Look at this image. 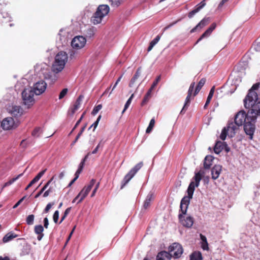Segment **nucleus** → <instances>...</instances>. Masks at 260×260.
Returning <instances> with one entry per match:
<instances>
[{
    "mask_svg": "<svg viewBox=\"0 0 260 260\" xmlns=\"http://www.w3.org/2000/svg\"><path fill=\"white\" fill-rule=\"evenodd\" d=\"M42 130L40 127H36L32 132V135L34 137H39L42 133Z\"/></svg>",
    "mask_w": 260,
    "mask_h": 260,
    "instance_id": "obj_37",
    "label": "nucleus"
},
{
    "mask_svg": "<svg viewBox=\"0 0 260 260\" xmlns=\"http://www.w3.org/2000/svg\"><path fill=\"white\" fill-rule=\"evenodd\" d=\"M202 254L200 251H194L190 255V260H202Z\"/></svg>",
    "mask_w": 260,
    "mask_h": 260,
    "instance_id": "obj_26",
    "label": "nucleus"
},
{
    "mask_svg": "<svg viewBox=\"0 0 260 260\" xmlns=\"http://www.w3.org/2000/svg\"><path fill=\"white\" fill-rule=\"evenodd\" d=\"M259 85V83L253 85L243 100L245 108L249 109V114L256 118L257 116H260V101H258L257 93L256 92Z\"/></svg>",
    "mask_w": 260,
    "mask_h": 260,
    "instance_id": "obj_2",
    "label": "nucleus"
},
{
    "mask_svg": "<svg viewBox=\"0 0 260 260\" xmlns=\"http://www.w3.org/2000/svg\"><path fill=\"white\" fill-rule=\"evenodd\" d=\"M47 169H45L40 172H39L38 175L34 178L37 182H38L40 179L42 177V176L45 174L46 172Z\"/></svg>",
    "mask_w": 260,
    "mask_h": 260,
    "instance_id": "obj_40",
    "label": "nucleus"
},
{
    "mask_svg": "<svg viewBox=\"0 0 260 260\" xmlns=\"http://www.w3.org/2000/svg\"><path fill=\"white\" fill-rule=\"evenodd\" d=\"M71 210V207L68 208L64 211L63 216L61 218V220L59 222V224L61 223L63 220L66 218L67 215L69 214Z\"/></svg>",
    "mask_w": 260,
    "mask_h": 260,
    "instance_id": "obj_39",
    "label": "nucleus"
},
{
    "mask_svg": "<svg viewBox=\"0 0 260 260\" xmlns=\"http://www.w3.org/2000/svg\"><path fill=\"white\" fill-rule=\"evenodd\" d=\"M154 124H155V120H154V118H153L151 119V120L149 122V125L146 129V133H150L152 131V129L154 127Z\"/></svg>",
    "mask_w": 260,
    "mask_h": 260,
    "instance_id": "obj_33",
    "label": "nucleus"
},
{
    "mask_svg": "<svg viewBox=\"0 0 260 260\" xmlns=\"http://www.w3.org/2000/svg\"><path fill=\"white\" fill-rule=\"evenodd\" d=\"M178 218L181 223L186 228H190L193 223V218L190 216L184 218L182 214H179Z\"/></svg>",
    "mask_w": 260,
    "mask_h": 260,
    "instance_id": "obj_14",
    "label": "nucleus"
},
{
    "mask_svg": "<svg viewBox=\"0 0 260 260\" xmlns=\"http://www.w3.org/2000/svg\"><path fill=\"white\" fill-rule=\"evenodd\" d=\"M84 164H85L84 163L81 161V162L80 163V164L79 165L78 168L76 172H78L80 174L83 170Z\"/></svg>",
    "mask_w": 260,
    "mask_h": 260,
    "instance_id": "obj_53",
    "label": "nucleus"
},
{
    "mask_svg": "<svg viewBox=\"0 0 260 260\" xmlns=\"http://www.w3.org/2000/svg\"><path fill=\"white\" fill-rule=\"evenodd\" d=\"M84 114L82 115L80 119L77 121L76 124L75 125L74 127H73V129L72 130L71 133H72L73 131L78 126V125L81 122V120H82V118H83Z\"/></svg>",
    "mask_w": 260,
    "mask_h": 260,
    "instance_id": "obj_58",
    "label": "nucleus"
},
{
    "mask_svg": "<svg viewBox=\"0 0 260 260\" xmlns=\"http://www.w3.org/2000/svg\"><path fill=\"white\" fill-rule=\"evenodd\" d=\"M169 252L171 255V257L178 258L181 257L183 252L182 246L178 243H174L169 247Z\"/></svg>",
    "mask_w": 260,
    "mask_h": 260,
    "instance_id": "obj_7",
    "label": "nucleus"
},
{
    "mask_svg": "<svg viewBox=\"0 0 260 260\" xmlns=\"http://www.w3.org/2000/svg\"><path fill=\"white\" fill-rule=\"evenodd\" d=\"M110 2L112 6L117 7L120 5L121 0H110Z\"/></svg>",
    "mask_w": 260,
    "mask_h": 260,
    "instance_id": "obj_46",
    "label": "nucleus"
},
{
    "mask_svg": "<svg viewBox=\"0 0 260 260\" xmlns=\"http://www.w3.org/2000/svg\"><path fill=\"white\" fill-rule=\"evenodd\" d=\"M134 96V94H132L131 96L129 98V99L126 101L125 105L124 108L122 112V113H123L125 110L128 108V107L129 106L130 104H131L132 101Z\"/></svg>",
    "mask_w": 260,
    "mask_h": 260,
    "instance_id": "obj_35",
    "label": "nucleus"
},
{
    "mask_svg": "<svg viewBox=\"0 0 260 260\" xmlns=\"http://www.w3.org/2000/svg\"><path fill=\"white\" fill-rule=\"evenodd\" d=\"M64 30L63 29H60L58 34V38L62 42H66V33L64 32Z\"/></svg>",
    "mask_w": 260,
    "mask_h": 260,
    "instance_id": "obj_31",
    "label": "nucleus"
},
{
    "mask_svg": "<svg viewBox=\"0 0 260 260\" xmlns=\"http://www.w3.org/2000/svg\"><path fill=\"white\" fill-rule=\"evenodd\" d=\"M47 83L43 80H40L34 84L32 90L36 95L42 94L46 89Z\"/></svg>",
    "mask_w": 260,
    "mask_h": 260,
    "instance_id": "obj_12",
    "label": "nucleus"
},
{
    "mask_svg": "<svg viewBox=\"0 0 260 260\" xmlns=\"http://www.w3.org/2000/svg\"><path fill=\"white\" fill-rule=\"evenodd\" d=\"M84 99V96L83 95H80L77 99L76 100L73 108L72 110V114H74L76 111H77L80 107L81 104V103Z\"/></svg>",
    "mask_w": 260,
    "mask_h": 260,
    "instance_id": "obj_22",
    "label": "nucleus"
},
{
    "mask_svg": "<svg viewBox=\"0 0 260 260\" xmlns=\"http://www.w3.org/2000/svg\"><path fill=\"white\" fill-rule=\"evenodd\" d=\"M160 37L159 35H158L153 40H152L150 43L153 45V46H155L158 43V42L160 40Z\"/></svg>",
    "mask_w": 260,
    "mask_h": 260,
    "instance_id": "obj_51",
    "label": "nucleus"
},
{
    "mask_svg": "<svg viewBox=\"0 0 260 260\" xmlns=\"http://www.w3.org/2000/svg\"><path fill=\"white\" fill-rule=\"evenodd\" d=\"M214 157L212 155H207L204 160V168L205 169H209L212 165V162Z\"/></svg>",
    "mask_w": 260,
    "mask_h": 260,
    "instance_id": "obj_21",
    "label": "nucleus"
},
{
    "mask_svg": "<svg viewBox=\"0 0 260 260\" xmlns=\"http://www.w3.org/2000/svg\"><path fill=\"white\" fill-rule=\"evenodd\" d=\"M214 89H215V87L213 86L211 88V89H210L209 93V94L208 95L206 102L205 104V105L204 106V108H206V107L208 106V105L210 103V102L211 101V100L212 99V98L213 97V94L214 93Z\"/></svg>",
    "mask_w": 260,
    "mask_h": 260,
    "instance_id": "obj_28",
    "label": "nucleus"
},
{
    "mask_svg": "<svg viewBox=\"0 0 260 260\" xmlns=\"http://www.w3.org/2000/svg\"><path fill=\"white\" fill-rule=\"evenodd\" d=\"M54 205V203H48L47 206H46L43 212L44 213H47L49 211V210L51 209L52 206Z\"/></svg>",
    "mask_w": 260,
    "mask_h": 260,
    "instance_id": "obj_47",
    "label": "nucleus"
},
{
    "mask_svg": "<svg viewBox=\"0 0 260 260\" xmlns=\"http://www.w3.org/2000/svg\"><path fill=\"white\" fill-rule=\"evenodd\" d=\"M2 15L4 18H8V21H11V17L10 16L9 14L6 12L2 13Z\"/></svg>",
    "mask_w": 260,
    "mask_h": 260,
    "instance_id": "obj_55",
    "label": "nucleus"
},
{
    "mask_svg": "<svg viewBox=\"0 0 260 260\" xmlns=\"http://www.w3.org/2000/svg\"><path fill=\"white\" fill-rule=\"evenodd\" d=\"M200 239L202 241L201 243H204L206 244L207 242H207V238H206V236L201 234L200 235Z\"/></svg>",
    "mask_w": 260,
    "mask_h": 260,
    "instance_id": "obj_63",
    "label": "nucleus"
},
{
    "mask_svg": "<svg viewBox=\"0 0 260 260\" xmlns=\"http://www.w3.org/2000/svg\"><path fill=\"white\" fill-rule=\"evenodd\" d=\"M137 79L138 78L134 76L129 82V86L132 87L134 85V84Z\"/></svg>",
    "mask_w": 260,
    "mask_h": 260,
    "instance_id": "obj_56",
    "label": "nucleus"
},
{
    "mask_svg": "<svg viewBox=\"0 0 260 260\" xmlns=\"http://www.w3.org/2000/svg\"><path fill=\"white\" fill-rule=\"evenodd\" d=\"M194 85H195L194 82H192L190 84V87L188 89V94H191V95L192 94V91H193L194 87Z\"/></svg>",
    "mask_w": 260,
    "mask_h": 260,
    "instance_id": "obj_57",
    "label": "nucleus"
},
{
    "mask_svg": "<svg viewBox=\"0 0 260 260\" xmlns=\"http://www.w3.org/2000/svg\"><path fill=\"white\" fill-rule=\"evenodd\" d=\"M86 43V40L85 37L81 36H76L71 42V46L74 49H80L84 47Z\"/></svg>",
    "mask_w": 260,
    "mask_h": 260,
    "instance_id": "obj_11",
    "label": "nucleus"
},
{
    "mask_svg": "<svg viewBox=\"0 0 260 260\" xmlns=\"http://www.w3.org/2000/svg\"><path fill=\"white\" fill-rule=\"evenodd\" d=\"M84 164H85L84 163L81 161V162L80 163V164L79 165L78 168L76 172H78L80 174L83 170Z\"/></svg>",
    "mask_w": 260,
    "mask_h": 260,
    "instance_id": "obj_54",
    "label": "nucleus"
},
{
    "mask_svg": "<svg viewBox=\"0 0 260 260\" xmlns=\"http://www.w3.org/2000/svg\"><path fill=\"white\" fill-rule=\"evenodd\" d=\"M222 166L219 165H215L211 169L212 178L216 180L219 177L221 173Z\"/></svg>",
    "mask_w": 260,
    "mask_h": 260,
    "instance_id": "obj_17",
    "label": "nucleus"
},
{
    "mask_svg": "<svg viewBox=\"0 0 260 260\" xmlns=\"http://www.w3.org/2000/svg\"><path fill=\"white\" fill-rule=\"evenodd\" d=\"M53 179V177L51 178L46 184L42 188V189L36 194L35 198H39L41 194L45 190V189L48 187L51 182L52 181Z\"/></svg>",
    "mask_w": 260,
    "mask_h": 260,
    "instance_id": "obj_29",
    "label": "nucleus"
},
{
    "mask_svg": "<svg viewBox=\"0 0 260 260\" xmlns=\"http://www.w3.org/2000/svg\"><path fill=\"white\" fill-rule=\"evenodd\" d=\"M26 198V196L23 197L20 200H19L13 206V208L15 209L24 200V199Z\"/></svg>",
    "mask_w": 260,
    "mask_h": 260,
    "instance_id": "obj_60",
    "label": "nucleus"
},
{
    "mask_svg": "<svg viewBox=\"0 0 260 260\" xmlns=\"http://www.w3.org/2000/svg\"><path fill=\"white\" fill-rule=\"evenodd\" d=\"M59 218V211L56 210L54 212L53 215V219L55 223H57Z\"/></svg>",
    "mask_w": 260,
    "mask_h": 260,
    "instance_id": "obj_45",
    "label": "nucleus"
},
{
    "mask_svg": "<svg viewBox=\"0 0 260 260\" xmlns=\"http://www.w3.org/2000/svg\"><path fill=\"white\" fill-rule=\"evenodd\" d=\"M47 169H45L40 172H39L38 175L34 178L37 182H38L40 179L42 177V176L45 174L46 172Z\"/></svg>",
    "mask_w": 260,
    "mask_h": 260,
    "instance_id": "obj_41",
    "label": "nucleus"
},
{
    "mask_svg": "<svg viewBox=\"0 0 260 260\" xmlns=\"http://www.w3.org/2000/svg\"><path fill=\"white\" fill-rule=\"evenodd\" d=\"M8 112L13 117H20L23 113V110L20 106L11 105L7 107Z\"/></svg>",
    "mask_w": 260,
    "mask_h": 260,
    "instance_id": "obj_13",
    "label": "nucleus"
},
{
    "mask_svg": "<svg viewBox=\"0 0 260 260\" xmlns=\"http://www.w3.org/2000/svg\"><path fill=\"white\" fill-rule=\"evenodd\" d=\"M216 26V23H212L211 26L201 35V36L197 40L196 44L201 41L203 39L209 37L212 31L215 28Z\"/></svg>",
    "mask_w": 260,
    "mask_h": 260,
    "instance_id": "obj_18",
    "label": "nucleus"
},
{
    "mask_svg": "<svg viewBox=\"0 0 260 260\" xmlns=\"http://www.w3.org/2000/svg\"><path fill=\"white\" fill-rule=\"evenodd\" d=\"M95 183V180L92 179L90 181L89 184L87 186H85L82 189V190H84V191L82 193V196L80 198V199H79L78 201L77 202L78 204L81 203L83 200V199L87 196V194H88L89 192L91 190V188H92Z\"/></svg>",
    "mask_w": 260,
    "mask_h": 260,
    "instance_id": "obj_15",
    "label": "nucleus"
},
{
    "mask_svg": "<svg viewBox=\"0 0 260 260\" xmlns=\"http://www.w3.org/2000/svg\"><path fill=\"white\" fill-rule=\"evenodd\" d=\"M236 133V131L235 126H234L232 123H228L227 126L222 129L220 136V138L222 140H224L227 135H228L229 137L232 138L234 137Z\"/></svg>",
    "mask_w": 260,
    "mask_h": 260,
    "instance_id": "obj_9",
    "label": "nucleus"
},
{
    "mask_svg": "<svg viewBox=\"0 0 260 260\" xmlns=\"http://www.w3.org/2000/svg\"><path fill=\"white\" fill-rule=\"evenodd\" d=\"M199 11V10L197 8H196L195 9L192 10L188 13V17L189 18H192Z\"/></svg>",
    "mask_w": 260,
    "mask_h": 260,
    "instance_id": "obj_49",
    "label": "nucleus"
},
{
    "mask_svg": "<svg viewBox=\"0 0 260 260\" xmlns=\"http://www.w3.org/2000/svg\"><path fill=\"white\" fill-rule=\"evenodd\" d=\"M101 118V115H99L96 119V120L90 126V127H92L93 126V131H94L95 130V129L96 128V127H97L98 124H99V122Z\"/></svg>",
    "mask_w": 260,
    "mask_h": 260,
    "instance_id": "obj_48",
    "label": "nucleus"
},
{
    "mask_svg": "<svg viewBox=\"0 0 260 260\" xmlns=\"http://www.w3.org/2000/svg\"><path fill=\"white\" fill-rule=\"evenodd\" d=\"M153 199V194L152 192H150L147 196L146 199L144 202L143 208L146 209L150 205V202Z\"/></svg>",
    "mask_w": 260,
    "mask_h": 260,
    "instance_id": "obj_25",
    "label": "nucleus"
},
{
    "mask_svg": "<svg viewBox=\"0 0 260 260\" xmlns=\"http://www.w3.org/2000/svg\"><path fill=\"white\" fill-rule=\"evenodd\" d=\"M68 58V54L66 52H59L55 57V61L52 67V71L56 73L61 72L64 68Z\"/></svg>",
    "mask_w": 260,
    "mask_h": 260,
    "instance_id": "obj_4",
    "label": "nucleus"
},
{
    "mask_svg": "<svg viewBox=\"0 0 260 260\" xmlns=\"http://www.w3.org/2000/svg\"><path fill=\"white\" fill-rule=\"evenodd\" d=\"M206 82V79L205 78H202L200 80L199 82L198 83L194 92V95H196L205 84Z\"/></svg>",
    "mask_w": 260,
    "mask_h": 260,
    "instance_id": "obj_30",
    "label": "nucleus"
},
{
    "mask_svg": "<svg viewBox=\"0 0 260 260\" xmlns=\"http://www.w3.org/2000/svg\"><path fill=\"white\" fill-rule=\"evenodd\" d=\"M35 216L33 214L29 215L26 219V223L28 225H32L34 224Z\"/></svg>",
    "mask_w": 260,
    "mask_h": 260,
    "instance_id": "obj_36",
    "label": "nucleus"
},
{
    "mask_svg": "<svg viewBox=\"0 0 260 260\" xmlns=\"http://www.w3.org/2000/svg\"><path fill=\"white\" fill-rule=\"evenodd\" d=\"M109 11L110 8L107 5H100L91 18V22L95 25L102 23L103 18L108 15Z\"/></svg>",
    "mask_w": 260,
    "mask_h": 260,
    "instance_id": "obj_5",
    "label": "nucleus"
},
{
    "mask_svg": "<svg viewBox=\"0 0 260 260\" xmlns=\"http://www.w3.org/2000/svg\"><path fill=\"white\" fill-rule=\"evenodd\" d=\"M102 105L100 104V105H97L96 106L94 107V108H93V109L91 112V114L93 115H96L98 113V112L102 109Z\"/></svg>",
    "mask_w": 260,
    "mask_h": 260,
    "instance_id": "obj_43",
    "label": "nucleus"
},
{
    "mask_svg": "<svg viewBox=\"0 0 260 260\" xmlns=\"http://www.w3.org/2000/svg\"><path fill=\"white\" fill-rule=\"evenodd\" d=\"M68 92V88H64L60 92L59 94V100H61L62 99H63L66 95V94H67Z\"/></svg>",
    "mask_w": 260,
    "mask_h": 260,
    "instance_id": "obj_42",
    "label": "nucleus"
},
{
    "mask_svg": "<svg viewBox=\"0 0 260 260\" xmlns=\"http://www.w3.org/2000/svg\"><path fill=\"white\" fill-rule=\"evenodd\" d=\"M18 125V121H15L12 117H7L2 122L1 126L4 129L9 130L16 128Z\"/></svg>",
    "mask_w": 260,
    "mask_h": 260,
    "instance_id": "obj_10",
    "label": "nucleus"
},
{
    "mask_svg": "<svg viewBox=\"0 0 260 260\" xmlns=\"http://www.w3.org/2000/svg\"><path fill=\"white\" fill-rule=\"evenodd\" d=\"M84 164H85L84 163L81 161V162L80 163V164L79 165L78 168L76 172H78L80 174L83 170Z\"/></svg>",
    "mask_w": 260,
    "mask_h": 260,
    "instance_id": "obj_52",
    "label": "nucleus"
},
{
    "mask_svg": "<svg viewBox=\"0 0 260 260\" xmlns=\"http://www.w3.org/2000/svg\"><path fill=\"white\" fill-rule=\"evenodd\" d=\"M52 192V190L51 188V187H50L48 189H47L46 191H45V192L44 193V194L43 195V197H44V198L47 197L49 195L50 193H51Z\"/></svg>",
    "mask_w": 260,
    "mask_h": 260,
    "instance_id": "obj_61",
    "label": "nucleus"
},
{
    "mask_svg": "<svg viewBox=\"0 0 260 260\" xmlns=\"http://www.w3.org/2000/svg\"><path fill=\"white\" fill-rule=\"evenodd\" d=\"M36 182H37V181L34 179H33L29 182V183L28 184V185L25 187V190H27L29 187H30L34 184H35Z\"/></svg>",
    "mask_w": 260,
    "mask_h": 260,
    "instance_id": "obj_64",
    "label": "nucleus"
},
{
    "mask_svg": "<svg viewBox=\"0 0 260 260\" xmlns=\"http://www.w3.org/2000/svg\"><path fill=\"white\" fill-rule=\"evenodd\" d=\"M18 237V235L13 232H10L7 233L3 238V241L4 243H7L14 238Z\"/></svg>",
    "mask_w": 260,
    "mask_h": 260,
    "instance_id": "obj_23",
    "label": "nucleus"
},
{
    "mask_svg": "<svg viewBox=\"0 0 260 260\" xmlns=\"http://www.w3.org/2000/svg\"><path fill=\"white\" fill-rule=\"evenodd\" d=\"M153 90L151 89V88H150L148 91H147V92L146 93V95H145L142 103H141V105L142 106H143L149 100V98L151 96V92H152V91Z\"/></svg>",
    "mask_w": 260,
    "mask_h": 260,
    "instance_id": "obj_32",
    "label": "nucleus"
},
{
    "mask_svg": "<svg viewBox=\"0 0 260 260\" xmlns=\"http://www.w3.org/2000/svg\"><path fill=\"white\" fill-rule=\"evenodd\" d=\"M204 172L200 170L198 173H195L193 177L195 182L191 181L188 187L187 192V196L184 197L180 203V210L179 214H182V216L186 214L188 206L190 203V200L192 199V196L195 189V187H198L200 184V182L202 179V176Z\"/></svg>",
    "mask_w": 260,
    "mask_h": 260,
    "instance_id": "obj_3",
    "label": "nucleus"
},
{
    "mask_svg": "<svg viewBox=\"0 0 260 260\" xmlns=\"http://www.w3.org/2000/svg\"><path fill=\"white\" fill-rule=\"evenodd\" d=\"M256 117L252 116L244 111H240L235 116L234 122H229L236 127V131L240 126L243 125L244 131L249 140L253 139V136L255 131V122Z\"/></svg>",
    "mask_w": 260,
    "mask_h": 260,
    "instance_id": "obj_1",
    "label": "nucleus"
},
{
    "mask_svg": "<svg viewBox=\"0 0 260 260\" xmlns=\"http://www.w3.org/2000/svg\"><path fill=\"white\" fill-rule=\"evenodd\" d=\"M161 79V75H159L158 76H157L156 77V78L155 79V80L153 81L150 88L152 90H153V89L155 88V87L157 85V84H158V82L160 81Z\"/></svg>",
    "mask_w": 260,
    "mask_h": 260,
    "instance_id": "obj_44",
    "label": "nucleus"
},
{
    "mask_svg": "<svg viewBox=\"0 0 260 260\" xmlns=\"http://www.w3.org/2000/svg\"><path fill=\"white\" fill-rule=\"evenodd\" d=\"M191 94H187V95L186 98L185 103L184 105V106L183 108L182 109L180 114H183L185 112L186 110L187 109V107L189 106L190 101V97Z\"/></svg>",
    "mask_w": 260,
    "mask_h": 260,
    "instance_id": "obj_27",
    "label": "nucleus"
},
{
    "mask_svg": "<svg viewBox=\"0 0 260 260\" xmlns=\"http://www.w3.org/2000/svg\"><path fill=\"white\" fill-rule=\"evenodd\" d=\"M23 175V173H21L19 174L18 176H17L16 177L13 178L11 180L9 181V183L11 185L13 184L15 181H16L17 180H18L20 177H21Z\"/></svg>",
    "mask_w": 260,
    "mask_h": 260,
    "instance_id": "obj_50",
    "label": "nucleus"
},
{
    "mask_svg": "<svg viewBox=\"0 0 260 260\" xmlns=\"http://www.w3.org/2000/svg\"><path fill=\"white\" fill-rule=\"evenodd\" d=\"M210 21V18H204L194 28L190 30V33H193L198 30L202 29L208 24Z\"/></svg>",
    "mask_w": 260,
    "mask_h": 260,
    "instance_id": "obj_16",
    "label": "nucleus"
},
{
    "mask_svg": "<svg viewBox=\"0 0 260 260\" xmlns=\"http://www.w3.org/2000/svg\"><path fill=\"white\" fill-rule=\"evenodd\" d=\"M31 87L24 88L21 92L22 104L27 108H29L35 103L34 95Z\"/></svg>",
    "mask_w": 260,
    "mask_h": 260,
    "instance_id": "obj_6",
    "label": "nucleus"
},
{
    "mask_svg": "<svg viewBox=\"0 0 260 260\" xmlns=\"http://www.w3.org/2000/svg\"><path fill=\"white\" fill-rule=\"evenodd\" d=\"M171 255L168 252L162 251L159 252L156 256V260H170Z\"/></svg>",
    "mask_w": 260,
    "mask_h": 260,
    "instance_id": "obj_19",
    "label": "nucleus"
},
{
    "mask_svg": "<svg viewBox=\"0 0 260 260\" xmlns=\"http://www.w3.org/2000/svg\"><path fill=\"white\" fill-rule=\"evenodd\" d=\"M143 163L141 161L134 166L128 173L124 176L123 182V184L121 185V188H122L135 175L137 172L142 167Z\"/></svg>",
    "mask_w": 260,
    "mask_h": 260,
    "instance_id": "obj_8",
    "label": "nucleus"
},
{
    "mask_svg": "<svg viewBox=\"0 0 260 260\" xmlns=\"http://www.w3.org/2000/svg\"><path fill=\"white\" fill-rule=\"evenodd\" d=\"M75 51L73 50H70L69 51V57L71 59H73L75 57Z\"/></svg>",
    "mask_w": 260,
    "mask_h": 260,
    "instance_id": "obj_62",
    "label": "nucleus"
},
{
    "mask_svg": "<svg viewBox=\"0 0 260 260\" xmlns=\"http://www.w3.org/2000/svg\"><path fill=\"white\" fill-rule=\"evenodd\" d=\"M96 30V29L94 27L89 26L85 30V36L87 38H91L93 37Z\"/></svg>",
    "mask_w": 260,
    "mask_h": 260,
    "instance_id": "obj_24",
    "label": "nucleus"
},
{
    "mask_svg": "<svg viewBox=\"0 0 260 260\" xmlns=\"http://www.w3.org/2000/svg\"><path fill=\"white\" fill-rule=\"evenodd\" d=\"M43 231H44V228L42 225H41V224L36 225L35 226L34 232L37 235L40 234H43Z\"/></svg>",
    "mask_w": 260,
    "mask_h": 260,
    "instance_id": "obj_34",
    "label": "nucleus"
},
{
    "mask_svg": "<svg viewBox=\"0 0 260 260\" xmlns=\"http://www.w3.org/2000/svg\"><path fill=\"white\" fill-rule=\"evenodd\" d=\"M84 191V190H82L79 193L74 199L72 201L73 203H74L78 199H80V198L82 196V193Z\"/></svg>",
    "mask_w": 260,
    "mask_h": 260,
    "instance_id": "obj_59",
    "label": "nucleus"
},
{
    "mask_svg": "<svg viewBox=\"0 0 260 260\" xmlns=\"http://www.w3.org/2000/svg\"><path fill=\"white\" fill-rule=\"evenodd\" d=\"M225 145L226 143L224 142H222L220 141H217L214 147V152L217 154H219L224 149Z\"/></svg>",
    "mask_w": 260,
    "mask_h": 260,
    "instance_id": "obj_20",
    "label": "nucleus"
},
{
    "mask_svg": "<svg viewBox=\"0 0 260 260\" xmlns=\"http://www.w3.org/2000/svg\"><path fill=\"white\" fill-rule=\"evenodd\" d=\"M86 124H85L84 126H83L81 128L80 132L78 133V134L76 136L75 140L74 141V142L72 143V145H74L78 141V139L80 138V137L81 136V135H82L83 132L84 131L85 129L86 128Z\"/></svg>",
    "mask_w": 260,
    "mask_h": 260,
    "instance_id": "obj_38",
    "label": "nucleus"
}]
</instances>
